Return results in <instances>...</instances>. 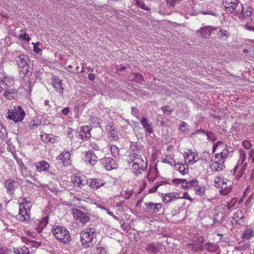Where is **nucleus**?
<instances>
[{"label": "nucleus", "mask_w": 254, "mask_h": 254, "mask_svg": "<svg viewBox=\"0 0 254 254\" xmlns=\"http://www.w3.org/2000/svg\"><path fill=\"white\" fill-rule=\"evenodd\" d=\"M96 235L94 231L90 228L85 229L80 233V242L85 248L93 246L96 243Z\"/></svg>", "instance_id": "1"}, {"label": "nucleus", "mask_w": 254, "mask_h": 254, "mask_svg": "<svg viewBox=\"0 0 254 254\" xmlns=\"http://www.w3.org/2000/svg\"><path fill=\"white\" fill-rule=\"evenodd\" d=\"M52 233L57 240L64 244H69L72 240L69 232L64 227L59 226L53 227Z\"/></svg>", "instance_id": "2"}, {"label": "nucleus", "mask_w": 254, "mask_h": 254, "mask_svg": "<svg viewBox=\"0 0 254 254\" xmlns=\"http://www.w3.org/2000/svg\"><path fill=\"white\" fill-rule=\"evenodd\" d=\"M7 114V118L15 123L22 121L25 116L24 111L20 106H13V109L8 110Z\"/></svg>", "instance_id": "3"}, {"label": "nucleus", "mask_w": 254, "mask_h": 254, "mask_svg": "<svg viewBox=\"0 0 254 254\" xmlns=\"http://www.w3.org/2000/svg\"><path fill=\"white\" fill-rule=\"evenodd\" d=\"M240 0H223L222 4L225 8L226 11L229 13H234L235 15L239 13Z\"/></svg>", "instance_id": "4"}, {"label": "nucleus", "mask_w": 254, "mask_h": 254, "mask_svg": "<svg viewBox=\"0 0 254 254\" xmlns=\"http://www.w3.org/2000/svg\"><path fill=\"white\" fill-rule=\"evenodd\" d=\"M17 58L19 59V60L17 61V65L19 68H22L21 71L23 72L26 78L31 74V73L29 71L28 64H27L29 57L25 55L20 54Z\"/></svg>", "instance_id": "5"}, {"label": "nucleus", "mask_w": 254, "mask_h": 254, "mask_svg": "<svg viewBox=\"0 0 254 254\" xmlns=\"http://www.w3.org/2000/svg\"><path fill=\"white\" fill-rule=\"evenodd\" d=\"M72 211L74 218L79 220L82 223L85 224L90 221V218L87 212H83L77 208L72 209Z\"/></svg>", "instance_id": "6"}, {"label": "nucleus", "mask_w": 254, "mask_h": 254, "mask_svg": "<svg viewBox=\"0 0 254 254\" xmlns=\"http://www.w3.org/2000/svg\"><path fill=\"white\" fill-rule=\"evenodd\" d=\"M101 161L108 171H111L118 168V165L116 161L110 157H105L101 160Z\"/></svg>", "instance_id": "7"}, {"label": "nucleus", "mask_w": 254, "mask_h": 254, "mask_svg": "<svg viewBox=\"0 0 254 254\" xmlns=\"http://www.w3.org/2000/svg\"><path fill=\"white\" fill-rule=\"evenodd\" d=\"M106 182L101 179L93 178L87 180V185L93 189H98L100 187L103 186Z\"/></svg>", "instance_id": "8"}, {"label": "nucleus", "mask_w": 254, "mask_h": 254, "mask_svg": "<svg viewBox=\"0 0 254 254\" xmlns=\"http://www.w3.org/2000/svg\"><path fill=\"white\" fill-rule=\"evenodd\" d=\"M145 205L146 211L151 213H157L162 208V204L160 203L146 202Z\"/></svg>", "instance_id": "9"}, {"label": "nucleus", "mask_w": 254, "mask_h": 254, "mask_svg": "<svg viewBox=\"0 0 254 254\" xmlns=\"http://www.w3.org/2000/svg\"><path fill=\"white\" fill-rule=\"evenodd\" d=\"M52 84L55 90L60 93L63 94L64 88L62 86V81L57 76H53L52 78Z\"/></svg>", "instance_id": "10"}, {"label": "nucleus", "mask_w": 254, "mask_h": 254, "mask_svg": "<svg viewBox=\"0 0 254 254\" xmlns=\"http://www.w3.org/2000/svg\"><path fill=\"white\" fill-rule=\"evenodd\" d=\"M98 158L94 153L91 151L89 150L86 152L85 154V162H87L91 165H94L97 162Z\"/></svg>", "instance_id": "11"}, {"label": "nucleus", "mask_w": 254, "mask_h": 254, "mask_svg": "<svg viewBox=\"0 0 254 254\" xmlns=\"http://www.w3.org/2000/svg\"><path fill=\"white\" fill-rule=\"evenodd\" d=\"M217 29V27L212 26H205L200 28L199 32L203 37L207 38L211 35L212 30H215Z\"/></svg>", "instance_id": "12"}, {"label": "nucleus", "mask_w": 254, "mask_h": 254, "mask_svg": "<svg viewBox=\"0 0 254 254\" xmlns=\"http://www.w3.org/2000/svg\"><path fill=\"white\" fill-rule=\"evenodd\" d=\"M145 250L148 252L155 254L160 251L159 244L156 243H149L146 245Z\"/></svg>", "instance_id": "13"}, {"label": "nucleus", "mask_w": 254, "mask_h": 254, "mask_svg": "<svg viewBox=\"0 0 254 254\" xmlns=\"http://www.w3.org/2000/svg\"><path fill=\"white\" fill-rule=\"evenodd\" d=\"M174 165L175 167H177V170L183 175L187 174L189 173V168L187 164H184L183 163H176L174 161Z\"/></svg>", "instance_id": "14"}, {"label": "nucleus", "mask_w": 254, "mask_h": 254, "mask_svg": "<svg viewBox=\"0 0 254 254\" xmlns=\"http://www.w3.org/2000/svg\"><path fill=\"white\" fill-rule=\"evenodd\" d=\"M224 161L221 162L219 160L214 161L211 165V168L214 171H221L225 168Z\"/></svg>", "instance_id": "15"}, {"label": "nucleus", "mask_w": 254, "mask_h": 254, "mask_svg": "<svg viewBox=\"0 0 254 254\" xmlns=\"http://www.w3.org/2000/svg\"><path fill=\"white\" fill-rule=\"evenodd\" d=\"M56 159L61 161L60 163L63 165H65V163H67L70 159V153L67 151L64 152L57 156Z\"/></svg>", "instance_id": "16"}, {"label": "nucleus", "mask_w": 254, "mask_h": 254, "mask_svg": "<svg viewBox=\"0 0 254 254\" xmlns=\"http://www.w3.org/2000/svg\"><path fill=\"white\" fill-rule=\"evenodd\" d=\"M140 122L146 132H147L149 134L153 132V128L151 127V125L148 123V120L145 117H142Z\"/></svg>", "instance_id": "17"}, {"label": "nucleus", "mask_w": 254, "mask_h": 254, "mask_svg": "<svg viewBox=\"0 0 254 254\" xmlns=\"http://www.w3.org/2000/svg\"><path fill=\"white\" fill-rule=\"evenodd\" d=\"M36 167L38 171H48L50 167V165L45 161H41L36 164Z\"/></svg>", "instance_id": "18"}, {"label": "nucleus", "mask_w": 254, "mask_h": 254, "mask_svg": "<svg viewBox=\"0 0 254 254\" xmlns=\"http://www.w3.org/2000/svg\"><path fill=\"white\" fill-rule=\"evenodd\" d=\"M20 205L19 209V215H20V218L22 221H26L29 219V216L28 215V210L25 208L24 206Z\"/></svg>", "instance_id": "19"}, {"label": "nucleus", "mask_w": 254, "mask_h": 254, "mask_svg": "<svg viewBox=\"0 0 254 254\" xmlns=\"http://www.w3.org/2000/svg\"><path fill=\"white\" fill-rule=\"evenodd\" d=\"M3 96L8 100H11L13 98V94L16 93V90L14 88H9L5 89Z\"/></svg>", "instance_id": "20"}, {"label": "nucleus", "mask_w": 254, "mask_h": 254, "mask_svg": "<svg viewBox=\"0 0 254 254\" xmlns=\"http://www.w3.org/2000/svg\"><path fill=\"white\" fill-rule=\"evenodd\" d=\"M173 193H168L162 194L163 195V201L165 203L170 202L174 198H179L180 197V196H176L175 195H173Z\"/></svg>", "instance_id": "21"}, {"label": "nucleus", "mask_w": 254, "mask_h": 254, "mask_svg": "<svg viewBox=\"0 0 254 254\" xmlns=\"http://www.w3.org/2000/svg\"><path fill=\"white\" fill-rule=\"evenodd\" d=\"M190 155H192V159H190L189 160V164H191V163H194L197 161V160H195V158L196 156L197 155V153L191 152V150H189V152H186L184 155V158L185 159H188Z\"/></svg>", "instance_id": "22"}, {"label": "nucleus", "mask_w": 254, "mask_h": 254, "mask_svg": "<svg viewBox=\"0 0 254 254\" xmlns=\"http://www.w3.org/2000/svg\"><path fill=\"white\" fill-rule=\"evenodd\" d=\"M14 183H15V182L12 179H7L5 181V187L9 193H11L14 190V187L13 185Z\"/></svg>", "instance_id": "23"}, {"label": "nucleus", "mask_w": 254, "mask_h": 254, "mask_svg": "<svg viewBox=\"0 0 254 254\" xmlns=\"http://www.w3.org/2000/svg\"><path fill=\"white\" fill-rule=\"evenodd\" d=\"M221 189L220 190V194L221 195H227L232 190L230 187H228L226 183L223 182L221 187Z\"/></svg>", "instance_id": "24"}, {"label": "nucleus", "mask_w": 254, "mask_h": 254, "mask_svg": "<svg viewBox=\"0 0 254 254\" xmlns=\"http://www.w3.org/2000/svg\"><path fill=\"white\" fill-rule=\"evenodd\" d=\"M1 80H2V82H3V84L2 85L3 89L10 88L11 85L13 84V80L7 77H4L3 79H1Z\"/></svg>", "instance_id": "25"}, {"label": "nucleus", "mask_w": 254, "mask_h": 254, "mask_svg": "<svg viewBox=\"0 0 254 254\" xmlns=\"http://www.w3.org/2000/svg\"><path fill=\"white\" fill-rule=\"evenodd\" d=\"M135 4L141 9L147 11H149L151 9V8L147 6L142 0H135Z\"/></svg>", "instance_id": "26"}, {"label": "nucleus", "mask_w": 254, "mask_h": 254, "mask_svg": "<svg viewBox=\"0 0 254 254\" xmlns=\"http://www.w3.org/2000/svg\"><path fill=\"white\" fill-rule=\"evenodd\" d=\"M254 236V231L252 229H247L243 232L242 238L249 239Z\"/></svg>", "instance_id": "27"}, {"label": "nucleus", "mask_w": 254, "mask_h": 254, "mask_svg": "<svg viewBox=\"0 0 254 254\" xmlns=\"http://www.w3.org/2000/svg\"><path fill=\"white\" fill-rule=\"evenodd\" d=\"M41 122L39 120H32L29 124V127L30 129H33L35 127H37L41 124Z\"/></svg>", "instance_id": "28"}, {"label": "nucleus", "mask_w": 254, "mask_h": 254, "mask_svg": "<svg viewBox=\"0 0 254 254\" xmlns=\"http://www.w3.org/2000/svg\"><path fill=\"white\" fill-rule=\"evenodd\" d=\"M110 151L113 156L116 157L117 156L119 155V150L116 146L111 145Z\"/></svg>", "instance_id": "29"}, {"label": "nucleus", "mask_w": 254, "mask_h": 254, "mask_svg": "<svg viewBox=\"0 0 254 254\" xmlns=\"http://www.w3.org/2000/svg\"><path fill=\"white\" fill-rule=\"evenodd\" d=\"M133 75H134L135 81L137 83L142 84V83L144 81V78L141 74L138 73H134Z\"/></svg>", "instance_id": "30"}, {"label": "nucleus", "mask_w": 254, "mask_h": 254, "mask_svg": "<svg viewBox=\"0 0 254 254\" xmlns=\"http://www.w3.org/2000/svg\"><path fill=\"white\" fill-rule=\"evenodd\" d=\"M228 151H226V152H221L220 153L216 154L215 156V158L217 159L218 157V155H219L220 156V159H219L221 162L222 161H225V159L227 157L228 155Z\"/></svg>", "instance_id": "31"}, {"label": "nucleus", "mask_w": 254, "mask_h": 254, "mask_svg": "<svg viewBox=\"0 0 254 254\" xmlns=\"http://www.w3.org/2000/svg\"><path fill=\"white\" fill-rule=\"evenodd\" d=\"M195 190L197 193V194L202 196L203 194H204L205 188L202 187H200L199 186H196L195 187Z\"/></svg>", "instance_id": "32"}, {"label": "nucleus", "mask_w": 254, "mask_h": 254, "mask_svg": "<svg viewBox=\"0 0 254 254\" xmlns=\"http://www.w3.org/2000/svg\"><path fill=\"white\" fill-rule=\"evenodd\" d=\"M162 111L163 112L164 114L167 115H170L173 112V110L172 108L169 106H163L161 108Z\"/></svg>", "instance_id": "33"}, {"label": "nucleus", "mask_w": 254, "mask_h": 254, "mask_svg": "<svg viewBox=\"0 0 254 254\" xmlns=\"http://www.w3.org/2000/svg\"><path fill=\"white\" fill-rule=\"evenodd\" d=\"M143 164H141L139 162H135L133 163L132 168V169L137 171L136 174H137L138 171L143 168Z\"/></svg>", "instance_id": "34"}, {"label": "nucleus", "mask_w": 254, "mask_h": 254, "mask_svg": "<svg viewBox=\"0 0 254 254\" xmlns=\"http://www.w3.org/2000/svg\"><path fill=\"white\" fill-rule=\"evenodd\" d=\"M239 151L240 155L241 163L243 164L246 159V151L242 149H240Z\"/></svg>", "instance_id": "35"}, {"label": "nucleus", "mask_w": 254, "mask_h": 254, "mask_svg": "<svg viewBox=\"0 0 254 254\" xmlns=\"http://www.w3.org/2000/svg\"><path fill=\"white\" fill-rule=\"evenodd\" d=\"M238 9H239V13H240V18L241 20L244 19L245 18L246 15L244 13V7L243 4H240V7H239Z\"/></svg>", "instance_id": "36"}, {"label": "nucleus", "mask_w": 254, "mask_h": 254, "mask_svg": "<svg viewBox=\"0 0 254 254\" xmlns=\"http://www.w3.org/2000/svg\"><path fill=\"white\" fill-rule=\"evenodd\" d=\"M187 124L185 122H182L180 125L179 129L182 132H185L187 129Z\"/></svg>", "instance_id": "37"}, {"label": "nucleus", "mask_w": 254, "mask_h": 254, "mask_svg": "<svg viewBox=\"0 0 254 254\" xmlns=\"http://www.w3.org/2000/svg\"><path fill=\"white\" fill-rule=\"evenodd\" d=\"M130 148L133 152H138L139 149V147L137 146V143L131 142Z\"/></svg>", "instance_id": "38"}, {"label": "nucleus", "mask_w": 254, "mask_h": 254, "mask_svg": "<svg viewBox=\"0 0 254 254\" xmlns=\"http://www.w3.org/2000/svg\"><path fill=\"white\" fill-rule=\"evenodd\" d=\"M187 184L189 185V187H195L198 184V181L196 180H192L191 181H187Z\"/></svg>", "instance_id": "39"}, {"label": "nucleus", "mask_w": 254, "mask_h": 254, "mask_svg": "<svg viewBox=\"0 0 254 254\" xmlns=\"http://www.w3.org/2000/svg\"><path fill=\"white\" fill-rule=\"evenodd\" d=\"M242 145L245 149H249L251 147V143L249 141L245 140L242 142Z\"/></svg>", "instance_id": "40"}, {"label": "nucleus", "mask_w": 254, "mask_h": 254, "mask_svg": "<svg viewBox=\"0 0 254 254\" xmlns=\"http://www.w3.org/2000/svg\"><path fill=\"white\" fill-rule=\"evenodd\" d=\"M253 12V8L251 6H249L247 9L244 12L246 16L247 17H250L252 16Z\"/></svg>", "instance_id": "41"}, {"label": "nucleus", "mask_w": 254, "mask_h": 254, "mask_svg": "<svg viewBox=\"0 0 254 254\" xmlns=\"http://www.w3.org/2000/svg\"><path fill=\"white\" fill-rule=\"evenodd\" d=\"M19 38L23 40L26 41L27 42H29L31 40V38L26 34V33L21 34L19 35Z\"/></svg>", "instance_id": "42"}, {"label": "nucleus", "mask_w": 254, "mask_h": 254, "mask_svg": "<svg viewBox=\"0 0 254 254\" xmlns=\"http://www.w3.org/2000/svg\"><path fill=\"white\" fill-rule=\"evenodd\" d=\"M34 44L33 51L36 54H39L40 51H41V49L39 47V45H40L39 43H37L36 44L33 43Z\"/></svg>", "instance_id": "43"}, {"label": "nucleus", "mask_w": 254, "mask_h": 254, "mask_svg": "<svg viewBox=\"0 0 254 254\" xmlns=\"http://www.w3.org/2000/svg\"><path fill=\"white\" fill-rule=\"evenodd\" d=\"M219 32H220L221 33V37L222 36H226L227 38H228L230 35H229V33L228 32H227V31L226 30H223V29L221 28L219 30Z\"/></svg>", "instance_id": "44"}, {"label": "nucleus", "mask_w": 254, "mask_h": 254, "mask_svg": "<svg viewBox=\"0 0 254 254\" xmlns=\"http://www.w3.org/2000/svg\"><path fill=\"white\" fill-rule=\"evenodd\" d=\"M249 158L252 160V163H254V149H251L249 153Z\"/></svg>", "instance_id": "45"}, {"label": "nucleus", "mask_w": 254, "mask_h": 254, "mask_svg": "<svg viewBox=\"0 0 254 254\" xmlns=\"http://www.w3.org/2000/svg\"><path fill=\"white\" fill-rule=\"evenodd\" d=\"M222 143V142L221 141H218L217 142L215 143V144L213 145V147H212V152L214 153L215 152L218 146Z\"/></svg>", "instance_id": "46"}, {"label": "nucleus", "mask_w": 254, "mask_h": 254, "mask_svg": "<svg viewBox=\"0 0 254 254\" xmlns=\"http://www.w3.org/2000/svg\"><path fill=\"white\" fill-rule=\"evenodd\" d=\"M158 188L159 187L156 184L155 186H154L153 188H152L149 190L148 193H153V192H156Z\"/></svg>", "instance_id": "47"}, {"label": "nucleus", "mask_w": 254, "mask_h": 254, "mask_svg": "<svg viewBox=\"0 0 254 254\" xmlns=\"http://www.w3.org/2000/svg\"><path fill=\"white\" fill-rule=\"evenodd\" d=\"M249 247V244L248 243H245L244 244H243L242 245L240 246L239 247V249L238 250H246Z\"/></svg>", "instance_id": "48"}, {"label": "nucleus", "mask_w": 254, "mask_h": 254, "mask_svg": "<svg viewBox=\"0 0 254 254\" xmlns=\"http://www.w3.org/2000/svg\"><path fill=\"white\" fill-rule=\"evenodd\" d=\"M69 111L70 110L68 107H65L62 110V113L64 115H67L69 113Z\"/></svg>", "instance_id": "49"}, {"label": "nucleus", "mask_w": 254, "mask_h": 254, "mask_svg": "<svg viewBox=\"0 0 254 254\" xmlns=\"http://www.w3.org/2000/svg\"><path fill=\"white\" fill-rule=\"evenodd\" d=\"M107 129H109L110 134L112 135V136H113L115 134V129L113 128V126H109V127H108Z\"/></svg>", "instance_id": "50"}, {"label": "nucleus", "mask_w": 254, "mask_h": 254, "mask_svg": "<svg viewBox=\"0 0 254 254\" xmlns=\"http://www.w3.org/2000/svg\"><path fill=\"white\" fill-rule=\"evenodd\" d=\"M48 223V217H45L42 221L41 222V225H43V226H46Z\"/></svg>", "instance_id": "51"}, {"label": "nucleus", "mask_w": 254, "mask_h": 254, "mask_svg": "<svg viewBox=\"0 0 254 254\" xmlns=\"http://www.w3.org/2000/svg\"><path fill=\"white\" fill-rule=\"evenodd\" d=\"M146 186V182H144L143 184L142 187L139 189L137 193L140 194L144 190Z\"/></svg>", "instance_id": "52"}, {"label": "nucleus", "mask_w": 254, "mask_h": 254, "mask_svg": "<svg viewBox=\"0 0 254 254\" xmlns=\"http://www.w3.org/2000/svg\"><path fill=\"white\" fill-rule=\"evenodd\" d=\"M90 146L91 148H92V149H93L94 150H99V146H98V145L97 144L95 143H91L90 144Z\"/></svg>", "instance_id": "53"}, {"label": "nucleus", "mask_w": 254, "mask_h": 254, "mask_svg": "<svg viewBox=\"0 0 254 254\" xmlns=\"http://www.w3.org/2000/svg\"><path fill=\"white\" fill-rule=\"evenodd\" d=\"M158 187L160 186L163 185H166V184H169V183L167 181H160L159 182L156 183Z\"/></svg>", "instance_id": "54"}, {"label": "nucleus", "mask_w": 254, "mask_h": 254, "mask_svg": "<svg viewBox=\"0 0 254 254\" xmlns=\"http://www.w3.org/2000/svg\"><path fill=\"white\" fill-rule=\"evenodd\" d=\"M135 160H136V162H139L141 164H143L144 163L143 160L140 155L136 157Z\"/></svg>", "instance_id": "55"}, {"label": "nucleus", "mask_w": 254, "mask_h": 254, "mask_svg": "<svg viewBox=\"0 0 254 254\" xmlns=\"http://www.w3.org/2000/svg\"><path fill=\"white\" fill-rule=\"evenodd\" d=\"M22 252L21 254H30L28 248L25 247L22 249Z\"/></svg>", "instance_id": "56"}, {"label": "nucleus", "mask_w": 254, "mask_h": 254, "mask_svg": "<svg viewBox=\"0 0 254 254\" xmlns=\"http://www.w3.org/2000/svg\"><path fill=\"white\" fill-rule=\"evenodd\" d=\"M89 79L91 81H94L95 78V74L94 73H89L88 74Z\"/></svg>", "instance_id": "57"}, {"label": "nucleus", "mask_w": 254, "mask_h": 254, "mask_svg": "<svg viewBox=\"0 0 254 254\" xmlns=\"http://www.w3.org/2000/svg\"><path fill=\"white\" fill-rule=\"evenodd\" d=\"M139 155L137 154V152H133L130 155V159L132 158L135 159Z\"/></svg>", "instance_id": "58"}, {"label": "nucleus", "mask_w": 254, "mask_h": 254, "mask_svg": "<svg viewBox=\"0 0 254 254\" xmlns=\"http://www.w3.org/2000/svg\"><path fill=\"white\" fill-rule=\"evenodd\" d=\"M245 27L247 30H250V31H254V27L252 26L251 25H249L248 23H247L245 25Z\"/></svg>", "instance_id": "59"}, {"label": "nucleus", "mask_w": 254, "mask_h": 254, "mask_svg": "<svg viewBox=\"0 0 254 254\" xmlns=\"http://www.w3.org/2000/svg\"><path fill=\"white\" fill-rule=\"evenodd\" d=\"M204 133L206 135L207 139H210V135L213 134V133L211 131H205Z\"/></svg>", "instance_id": "60"}, {"label": "nucleus", "mask_w": 254, "mask_h": 254, "mask_svg": "<svg viewBox=\"0 0 254 254\" xmlns=\"http://www.w3.org/2000/svg\"><path fill=\"white\" fill-rule=\"evenodd\" d=\"M204 132H205V130L203 129H197L194 132H193L192 133V134H198V133H204Z\"/></svg>", "instance_id": "61"}, {"label": "nucleus", "mask_w": 254, "mask_h": 254, "mask_svg": "<svg viewBox=\"0 0 254 254\" xmlns=\"http://www.w3.org/2000/svg\"><path fill=\"white\" fill-rule=\"evenodd\" d=\"M85 128H86V134L88 133L89 135H90V131L91 130L92 128L90 126H85L84 127V129H85ZM90 136L91 135H90Z\"/></svg>", "instance_id": "62"}, {"label": "nucleus", "mask_w": 254, "mask_h": 254, "mask_svg": "<svg viewBox=\"0 0 254 254\" xmlns=\"http://www.w3.org/2000/svg\"><path fill=\"white\" fill-rule=\"evenodd\" d=\"M108 214H109L110 215L112 216L113 217H114L115 219H118V217L114 214V213L110 211L108 209L106 210Z\"/></svg>", "instance_id": "63"}, {"label": "nucleus", "mask_w": 254, "mask_h": 254, "mask_svg": "<svg viewBox=\"0 0 254 254\" xmlns=\"http://www.w3.org/2000/svg\"><path fill=\"white\" fill-rule=\"evenodd\" d=\"M48 139H51V137L50 136V134H46V137L45 139L44 140V141L45 142H49Z\"/></svg>", "instance_id": "64"}]
</instances>
